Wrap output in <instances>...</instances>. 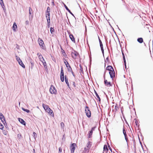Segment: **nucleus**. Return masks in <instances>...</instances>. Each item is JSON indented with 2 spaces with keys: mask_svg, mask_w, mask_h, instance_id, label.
Segmentation results:
<instances>
[{
  "mask_svg": "<svg viewBox=\"0 0 153 153\" xmlns=\"http://www.w3.org/2000/svg\"><path fill=\"white\" fill-rule=\"evenodd\" d=\"M134 120L135 121L136 126L139 128V127L140 125L139 123L138 122V120L136 118L134 119Z\"/></svg>",
  "mask_w": 153,
  "mask_h": 153,
  "instance_id": "b1692460",
  "label": "nucleus"
},
{
  "mask_svg": "<svg viewBox=\"0 0 153 153\" xmlns=\"http://www.w3.org/2000/svg\"><path fill=\"white\" fill-rule=\"evenodd\" d=\"M106 69H105L103 75V78H105V74H106Z\"/></svg>",
  "mask_w": 153,
  "mask_h": 153,
  "instance_id": "de8ad7c7",
  "label": "nucleus"
},
{
  "mask_svg": "<svg viewBox=\"0 0 153 153\" xmlns=\"http://www.w3.org/2000/svg\"><path fill=\"white\" fill-rule=\"evenodd\" d=\"M53 0V1H52V4L53 6H54V5H55V4H54V0Z\"/></svg>",
  "mask_w": 153,
  "mask_h": 153,
  "instance_id": "774afa93",
  "label": "nucleus"
},
{
  "mask_svg": "<svg viewBox=\"0 0 153 153\" xmlns=\"http://www.w3.org/2000/svg\"><path fill=\"white\" fill-rule=\"evenodd\" d=\"M124 137H125V140L126 141L127 143L128 144V137H127V135H126V136H124Z\"/></svg>",
  "mask_w": 153,
  "mask_h": 153,
  "instance_id": "8fccbe9b",
  "label": "nucleus"
},
{
  "mask_svg": "<svg viewBox=\"0 0 153 153\" xmlns=\"http://www.w3.org/2000/svg\"><path fill=\"white\" fill-rule=\"evenodd\" d=\"M71 73H72V75L75 78V75L74 74V72L73 71H71Z\"/></svg>",
  "mask_w": 153,
  "mask_h": 153,
  "instance_id": "bf43d9fd",
  "label": "nucleus"
},
{
  "mask_svg": "<svg viewBox=\"0 0 153 153\" xmlns=\"http://www.w3.org/2000/svg\"><path fill=\"white\" fill-rule=\"evenodd\" d=\"M137 41L140 43H142L143 42V39L142 37L138 38L137 39Z\"/></svg>",
  "mask_w": 153,
  "mask_h": 153,
  "instance_id": "4be33fe9",
  "label": "nucleus"
},
{
  "mask_svg": "<svg viewBox=\"0 0 153 153\" xmlns=\"http://www.w3.org/2000/svg\"><path fill=\"white\" fill-rule=\"evenodd\" d=\"M38 56L40 59L41 58V57H42V60H41V61L43 63V62H44L45 61V60L44 59L43 57L42 56V55L41 54H40V55L39 56Z\"/></svg>",
  "mask_w": 153,
  "mask_h": 153,
  "instance_id": "a878e982",
  "label": "nucleus"
},
{
  "mask_svg": "<svg viewBox=\"0 0 153 153\" xmlns=\"http://www.w3.org/2000/svg\"><path fill=\"white\" fill-rule=\"evenodd\" d=\"M88 145L87 146V147L90 148L91 146V142L90 141H88Z\"/></svg>",
  "mask_w": 153,
  "mask_h": 153,
  "instance_id": "72a5a7b5",
  "label": "nucleus"
},
{
  "mask_svg": "<svg viewBox=\"0 0 153 153\" xmlns=\"http://www.w3.org/2000/svg\"><path fill=\"white\" fill-rule=\"evenodd\" d=\"M30 62V65H29V67H30V68L32 69L34 66V62L32 60L31 58H29V59Z\"/></svg>",
  "mask_w": 153,
  "mask_h": 153,
  "instance_id": "4468645a",
  "label": "nucleus"
},
{
  "mask_svg": "<svg viewBox=\"0 0 153 153\" xmlns=\"http://www.w3.org/2000/svg\"><path fill=\"white\" fill-rule=\"evenodd\" d=\"M50 93L52 94H56L57 91L55 87L52 85H51L49 89Z\"/></svg>",
  "mask_w": 153,
  "mask_h": 153,
  "instance_id": "39448f33",
  "label": "nucleus"
},
{
  "mask_svg": "<svg viewBox=\"0 0 153 153\" xmlns=\"http://www.w3.org/2000/svg\"><path fill=\"white\" fill-rule=\"evenodd\" d=\"M121 51H122V54L123 56H124L125 55H124V53L123 51L122 50Z\"/></svg>",
  "mask_w": 153,
  "mask_h": 153,
  "instance_id": "338daca9",
  "label": "nucleus"
},
{
  "mask_svg": "<svg viewBox=\"0 0 153 153\" xmlns=\"http://www.w3.org/2000/svg\"><path fill=\"white\" fill-rule=\"evenodd\" d=\"M67 69L68 71L71 72L72 71V68H71V66H69V67L68 68H67Z\"/></svg>",
  "mask_w": 153,
  "mask_h": 153,
  "instance_id": "58836bf2",
  "label": "nucleus"
},
{
  "mask_svg": "<svg viewBox=\"0 0 153 153\" xmlns=\"http://www.w3.org/2000/svg\"><path fill=\"white\" fill-rule=\"evenodd\" d=\"M48 113L50 115H52L53 116H54V113L53 112V111L51 109V110H50V112H49Z\"/></svg>",
  "mask_w": 153,
  "mask_h": 153,
  "instance_id": "f704fd0d",
  "label": "nucleus"
},
{
  "mask_svg": "<svg viewBox=\"0 0 153 153\" xmlns=\"http://www.w3.org/2000/svg\"><path fill=\"white\" fill-rule=\"evenodd\" d=\"M94 93L96 95V96L98 99V101L99 102H100V101H101V99H100V96L98 95L97 92H96V91L94 89Z\"/></svg>",
  "mask_w": 153,
  "mask_h": 153,
  "instance_id": "aec40b11",
  "label": "nucleus"
},
{
  "mask_svg": "<svg viewBox=\"0 0 153 153\" xmlns=\"http://www.w3.org/2000/svg\"><path fill=\"white\" fill-rule=\"evenodd\" d=\"M50 32L51 34H53V33L54 32L55 30L53 27H51L50 29Z\"/></svg>",
  "mask_w": 153,
  "mask_h": 153,
  "instance_id": "c85d7f7f",
  "label": "nucleus"
},
{
  "mask_svg": "<svg viewBox=\"0 0 153 153\" xmlns=\"http://www.w3.org/2000/svg\"><path fill=\"white\" fill-rule=\"evenodd\" d=\"M47 10L50 12V8L49 7H48L47 8Z\"/></svg>",
  "mask_w": 153,
  "mask_h": 153,
  "instance_id": "680f3d73",
  "label": "nucleus"
},
{
  "mask_svg": "<svg viewBox=\"0 0 153 153\" xmlns=\"http://www.w3.org/2000/svg\"><path fill=\"white\" fill-rule=\"evenodd\" d=\"M3 10H4V13H5V14H6L7 13H6V10L5 8H4V9H3Z\"/></svg>",
  "mask_w": 153,
  "mask_h": 153,
  "instance_id": "69168bd1",
  "label": "nucleus"
},
{
  "mask_svg": "<svg viewBox=\"0 0 153 153\" xmlns=\"http://www.w3.org/2000/svg\"><path fill=\"white\" fill-rule=\"evenodd\" d=\"M61 53L66 58L67 57V55L66 54L65 52V51L64 50L61 51Z\"/></svg>",
  "mask_w": 153,
  "mask_h": 153,
  "instance_id": "bb28decb",
  "label": "nucleus"
},
{
  "mask_svg": "<svg viewBox=\"0 0 153 153\" xmlns=\"http://www.w3.org/2000/svg\"><path fill=\"white\" fill-rule=\"evenodd\" d=\"M108 148L109 149V150L111 151V152H112V149L109 144H108Z\"/></svg>",
  "mask_w": 153,
  "mask_h": 153,
  "instance_id": "c03bdc74",
  "label": "nucleus"
},
{
  "mask_svg": "<svg viewBox=\"0 0 153 153\" xmlns=\"http://www.w3.org/2000/svg\"><path fill=\"white\" fill-rule=\"evenodd\" d=\"M106 70H107L110 71L112 70H114L113 67L111 65H108L105 68Z\"/></svg>",
  "mask_w": 153,
  "mask_h": 153,
  "instance_id": "dca6fc26",
  "label": "nucleus"
},
{
  "mask_svg": "<svg viewBox=\"0 0 153 153\" xmlns=\"http://www.w3.org/2000/svg\"><path fill=\"white\" fill-rule=\"evenodd\" d=\"M109 73L110 75V78L113 80L115 76V73L114 70H113L110 71H109Z\"/></svg>",
  "mask_w": 153,
  "mask_h": 153,
  "instance_id": "1a4fd4ad",
  "label": "nucleus"
},
{
  "mask_svg": "<svg viewBox=\"0 0 153 153\" xmlns=\"http://www.w3.org/2000/svg\"><path fill=\"white\" fill-rule=\"evenodd\" d=\"M71 82H72L73 85L74 86V87L75 88H76V84H75V82H72V81H71Z\"/></svg>",
  "mask_w": 153,
  "mask_h": 153,
  "instance_id": "37998d69",
  "label": "nucleus"
},
{
  "mask_svg": "<svg viewBox=\"0 0 153 153\" xmlns=\"http://www.w3.org/2000/svg\"><path fill=\"white\" fill-rule=\"evenodd\" d=\"M59 152H61L62 151V149L61 147H59Z\"/></svg>",
  "mask_w": 153,
  "mask_h": 153,
  "instance_id": "6e6d98bb",
  "label": "nucleus"
},
{
  "mask_svg": "<svg viewBox=\"0 0 153 153\" xmlns=\"http://www.w3.org/2000/svg\"><path fill=\"white\" fill-rule=\"evenodd\" d=\"M17 26L16 23L15 22H14L13 24V27H12V28H13V30L14 31H16V28H17Z\"/></svg>",
  "mask_w": 153,
  "mask_h": 153,
  "instance_id": "6ab92c4d",
  "label": "nucleus"
},
{
  "mask_svg": "<svg viewBox=\"0 0 153 153\" xmlns=\"http://www.w3.org/2000/svg\"><path fill=\"white\" fill-rule=\"evenodd\" d=\"M76 145L75 143H72L70 146V149L71 152V153H74L75 149V146Z\"/></svg>",
  "mask_w": 153,
  "mask_h": 153,
  "instance_id": "6e6552de",
  "label": "nucleus"
},
{
  "mask_svg": "<svg viewBox=\"0 0 153 153\" xmlns=\"http://www.w3.org/2000/svg\"><path fill=\"white\" fill-rule=\"evenodd\" d=\"M120 109H121V112L122 114H123V107H121Z\"/></svg>",
  "mask_w": 153,
  "mask_h": 153,
  "instance_id": "09e8293b",
  "label": "nucleus"
},
{
  "mask_svg": "<svg viewBox=\"0 0 153 153\" xmlns=\"http://www.w3.org/2000/svg\"><path fill=\"white\" fill-rule=\"evenodd\" d=\"M29 19L30 20V19L32 20V18L33 17V15H31V14L33 13V10L31 7H30L29 9Z\"/></svg>",
  "mask_w": 153,
  "mask_h": 153,
  "instance_id": "9b49d317",
  "label": "nucleus"
},
{
  "mask_svg": "<svg viewBox=\"0 0 153 153\" xmlns=\"http://www.w3.org/2000/svg\"><path fill=\"white\" fill-rule=\"evenodd\" d=\"M60 79L62 82H63L64 81V79H65V82L67 84L68 88L71 90V88L70 86L69 82H68V78L67 75H65L64 76V70L62 66L61 69V72L60 74Z\"/></svg>",
  "mask_w": 153,
  "mask_h": 153,
  "instance_id": "f257e3e1",
  "label": "nucleus"
},
{
  "mask_svg": "<svg viewBox=\"0 0 153 153\" xmlns=\"http://www.w3.org/2000/svg\"><path fill=\"white\" fill-rule=\"evenodd\" d=\"M48 108L49 109H48L46 111L48 113H49V112H50V111L51 110V109L50 108Z\"/></svg>",
  "mask_w": 153,
  "mask_h": 153,
  "instance_id": "5fc2aeb1",
  "label": "nucleus"
},
{
  "mask_svg": "<svg viewBox=\"0 0 153 153\" xmlns=\"http://www.w3.org/2000/svg\"><path fill=\"white\" fill-rule=\"evenodd\" d=\"M65 65L67 68H68L69 66H70L68 62H67V63H65Z\"/></svg>",
  "mask_w": 153,
  "mask_h": 153,
  "instance_id": "a18cd8bd",
  "label": "nucleus"
},
{
  "mask_svg": "<svg viewBox=\"0 0 153 153\" xmlns=\"http://www.w3.org/2000/svg\"><path fill=\"white\" fill-rule=\"evenodd\" d=\"M64 7L66 9V10H67L68 12L71 14L75 18V17L74 16V14L71 12V10L68 9V7H67V6L65 4H64Z\"/></svg>",
  "mask_w": 153,
  "mask_h": 153,
  "instance_id": "ddd939ff",
  "label": "nucleus"
},
{
  "mask_svg": "<svg viewBox=\"0 0 153 153\" xmlns=\"http://www.w3.org/2000/svg\"><path fill=\"white\" fill-rule=\"evenodd\" d=\"M37 134L35 132H33V136L34 138V139H36V137H37Z\"/></svg>",
  "mask_w": 153,
  "mask_h": 153,
  "instance_id": "c9c22d12",
  "label": "nucleus"
},
{
  "mask_svg": "<svg viewBox=\"0 0 153 153\" xmlns=\"http://www.w3.org/2000/svg\"><path fill=\"white\" fill-rule=\"evenodd\" d=\"M16 59L17 61L18 62L19 65L23 68H25V65L24 64L22 60L20 59V58L17 56H16Z\"/></svg>",
  "mask_w": 153,
  "mask_h": 153,
  "instance_id": "20e7f679",
  "label": "nucleus"
},
{
  "mask_svg": "<svg viewBox=\"0 0 153 153\" xmlns=\"http://www.w3.org/2000/svg\"><path fill=\"white\" fill-rule=\"evenodd\" d=\"M47 20V23H50V18H46Z\"/></svg>",
  "mask_w": 153,
  "mask_h": 153,
  "instance_id": "ea45409f",
  "label": "nucleus"
},
{
  "mask_svg": "<svg viewBox=\"0 0 153 153\" xmlns=\"http://www.w3.org/2000/svg\"><path fill=\"white\" fill-rule=\"evenodd\" d=\"M118 109V107L117 106V104H116L114 108V109L115 110V113H116L117 112V110Z\"/></svg>",
  "mask_w": 153,
  "mask_h": 153,
  "instance_id": "7c9ffc66",
  "label": "nucleus"
},
{
  "mask_svg": "<svg viewBox=\"0 0 153 153\" xmlns=\"http://www.w3.org/2000/svg\"><path fill=\"white\" fill-rule=\"evenodd\" d=\"M100 47L101 48V51L102 52V54L103 57H104V50L103 48V44H102V43H100Z\"/></svg>",
  "mask_w": 153,
  "mask_h": 153,
  "instance_id": "a211bd4d",
  "label": "nucleus"
},
{
  "mask_svg": "<svg viewBox=\"0 0 153 153\" xmlns=\"http://www.w3.org/2000/svg\"><path fill=\"white\" fill-rule=\"evenodd\" d=\"M25 24L26 25H28L29 24V21L28 20H27L26 21Z\"/></svg>",
  "mask_w": 153,
  "mask_h": 153,
  "instance_id": "e2e57ef3",
  "label": "nucleus"
},
{
  "mask_svg": "<svg viewBox=\"0 0 153 153\" xmlns=\"http://www.w3.org/2000/svg\"><path fill=\"white\" fill-rule=\"evenodd\" d=\"M4 128L3 125L0 123V129L2 130Z\"/></svg>",
  "mask_w": 153,
  "mask_h": 153,
  "instance_id": "79ce46f5",
  "label": "nucleus"
},
{
  "mask_svg": "<svg viewBox=\"0 0 153 153\" xmlns=\"http://www.w3.org/2000/svg\"><path fill=\"white\" fill-rule=\"evenodd\" d=\"M63 60H64V63L65 64V63H67V62H68L64 58L63 59Z\"/></svg>",
  "mask_w": 153,
  "mask_h": 153,
  "instance_id": "4d7b16f0",
  "label": "nucleus"
},
{
  "mask_svg": "<svg viewBox=\"0 0 153 153\" xmlns=\"http://www.w3.org/2000/svg\"><path fill=\"white\" fill-rule=\"evenodd\" d=\"M96 128V126H95L92 128L91 131L93 132V131L95 130V128Z\"/></svg>",
  "mask_w": 153,
  "mask_h": 153,
  "instance_id": "49530a36",
  "label": "nucleus"
},
{
  "mask_svg": "<svg viewBox=\"0 0 153 153\" xmlns=\"http://www.w3.org/2000/svg\"><path fill=\"white\" fill-rule=\"evenodd\" d=\"M50 13H46L45 14L46 18H50Z\"/></svg>",
  "mask_w": 153,
  "mask_h": 153,
  "instance_id": "4c0bfd02",
  "label": "nucleus"
},
{
  "mask_svg": "<svg viewBox=\"0 0 153 153\" xmlns=\"http://www.w3.org/2000/svg\"><path fill=\"white\" fill-rule=\"evenodd\" d=\"M74 52H71V55L73 58L76 59V56L78 55H79V54L77 51L75 50H74Z\"/></svg>",
  "mask_w": 153,
  "mask_h": 153,
  "instance_id": "0eeeda50",
  "label": "nucleus"
},
{
  "mask_svg": "<svg viewBox=\"0 0 153 153\" xmlns=\"http://www.w3.org/2000/svg\"><path fill=\"white\" fill-rule=\"evenodd\" d=\"M22 110L23 111L25 112H26L27 113H29L30 112V110H29L25 109L24 108L22 107Z\"/></svg>",
  "mask_w": 153,
  "mask_h": 153,
  "instance_id": "c756f323",
  "label": "nucleus"
},
{
  "mask_svg": "<svg viewBox=\"0 0 153 153\" xmlns=\"http://www.w3.org/2000/svg\"><path fill=\"white\" fill-rule=\"evenodd\" d=\"M123 57L124 62H126L125 56H123Z\"/></svg>",
  "mask_w": 153,
  "mask_h": 153,
  "instance_id": "603ef678",
  "label": "nucleus"
},
{
  "mask_svg": "<svg viewBox=\"0 0 153 153\" xmlns=\"http://www.w3.org/2000/svg\"><path fill=\"white\" fill-rule=\"evenodd\" d=\"M18 121L22 124V125L25 126L26 125V123L22 119L18 118Z\"/></svg>",
  "mask_w": 153,
  "mask_h": 153,
  "instance_id": "2eb2a0df",
  "label": "nucleus"
},
{
  "mask_svg": "<svg viewBox=\"0 0 153 153\" xmlns=\"http://www.w3.org/2000/svg\"><path fill=\"white\" fill-rule=\"evenodd\" d=\"M123 5H124L125 6L126 8L128 10V5H127L126 4V2L124 0H123Z\"/></svg>",
  "mask_w": 153,
  "mask_h": 153,
  "instance_id": "393cba45",
  "label": "nucleus"
},
{
  "mask_svg": "<svg viewBox=\"0 0 153 153\" xmlns=\"http://www.w3.org/2000/svg\"><path fill=\"white\" fill-rule=\"evenodd\" d=\"M124 63V65L125 66V68L126 69H127V67H126V62H125Z\"/></svg>",
  "mask_w": 153,
  "mask_h": 153,
  "instance_id": "052dcab7",
  "label": "nucleus"
},
{
  "mask_svg": "<svg viewBox=\"0 0 153 153\" xmlns=\"http://www.w3.org/2000/svg\"><path fill=\"white\" fill-rule=\"evenodd\" d=\"M138 138H139V140L140 143V145H141V147H142V148L143 149V145H142V143L141 142V141H140V138H139V136H138Z\"/></svg>",
  "mask_w": 153,
  "mask_h": 153,
  "instance_id": "3c124183",
  "label": "nucleus"
},
{
  "mask_svg": "<svg viewBox=\"0 0 153 153\" xmlns=\"http://www.w3.org/2000/svg\"><path fill=\"white\" fill-rule=\"evenodd\" d=\"M17 137L18 139L21 140L22 139V135L21 134L19 133L17 134Z\"/></svg>",
  "mask_w": 153,
  "mask_h": 153,
  "instance_id": "2f4dec72",
  "label": "nucleus"
},
{
  "mask_svg": "<svg viewBox=\"0 0 153 153\" xmlns=\"http://www.w3.org/2000/svg\"><path fill=\"white\" fill-rule=\"evenodd\" d=\"M122 114V116H123V119H124V120H125V122H126V124H128V122H127V120H126V118H125V116H124V114Z\"/></svg>",
  "mask_w": 153,
  "mask_h": 153,
  "instance_id": "e433bc0d",
  "label": "nucleus"
},
{
  "mask_svg": "<svg viewBox=\"0 0 153 153\" xmlns=\"http://www.w3.org/2000/svg\"><path fill=\"white\" fill-rule=\"evenodd\" d=\"M0 119L4 125L6 123L4 116L1 113H0Z\"/></svg>",
  "mask_w": 153,
  "mask_h": 153,
  "instance_id": "9d476101",
  "label": "nucleus"
},
{
  "mask_svg": "<svg viewBox=\"0 0 153 153\" xmlns=\"http://www.w3.org/2000/svg\"><path fill=\"white\" fill-rule=\"evenodd\" d=\"M85 112L87 117L90 118L91 116V112L90 110L89 107L86 106L85 107Z\"/></svg>",
  "mask_w": 153,
  "mask_h": 153,
  "instance_id": "7ed1b4c3",
  "label": "nucleus"
},
{
  "mask_svg": "<svg viewBox=\"0 0 153 153\" xmlns=\"http://www.w3.org/2000/svg\"><path fill=\"white\" fill-rule=\"evenodd\" d=\"M47 24H48V28H49L50 27L51 23H47Z\"/></svg>",
  "mask_w": 153,
  "mask_h": 153,
  "instance_id": "0e129e2a",
  "label": "nucleus"
},
{
  "mask_svg": "<svg viewBox=\"0 0 153 153\" xmlns=\"http://www.w3.org/2000/svg\"><path fill=\"white\" fill-rule=\"evenodd\" d=\"M70 38L71 40V41L74 43H75V38H74L73 35L72 34H70L69 35Z\"/></svg>",
  "mask_w": 153,
  "mask_h": 153,
  "instance_id": "f3484780",
  "label": "nucleus"
},
{
  "mask_svg": "<svg viewBox=\"0 0 153 153\" xmlns=\"http://www.w3.org/2000/svg\"><path fill=\"white\" fill-rule=\"evenodd\" d=\"M84 150L85 151V152H89V150L88 148H85Z\"/></svg>",
  "mask_w": 153,
  "mask_h": 153,
  "instance_id": "864d4df0",
  "label": "nucleus"
},
{
  "mask_svg": "<svg viewBox=\"0 0 153 153\" xmlns=\"http://www.w3.org/2000/svg\"><path fill=\"white\" fill-rule=\"evenodd\" d=\"M60 126L62 128H64V124L63 122H62L60 123Z\"/></svg>",
  "mask_w": 153,
  "mask_h": 153,
  "instance_id": "a19ab883",
  "label": "nucleus"
},
{
  "mask_svg": "<svg viewBox=\"0 0 153 153\" xmlns=\"http://www.w3.org/2000/svg\"><path fill=\"white\" fill-rule=\"evenodd\" d=\"M43 65L44 66V68H45V71H48V67L47 66V63L45 61L43 62Z\"/></svg>",
  "mask_w": 153,
  "mask_h": 153,
  "instance_id": "5701e85b",
  "label": "nucleus"
},
{
  "mask_svg": "<svg viewBox=\"0 0 153 153\" xmlns=\"http://www.w3.org/2000/svg\"><path fill=\"white\" fill-rule=\"evenodd\" d=\"M93 134V132L91 130L89 131L88 133V138H90L91 137L92 134Z\"/></svg>",
  "mask_w": 153,
  "mask_h": 153,
  "instance_id": "cd10ccee",
  "label": "nucleus"
},
{
  "mask_svg": "<svg viewBox=\"0 0 153 153\" xmlns=\"http://www.w3.org/2000/svg\"><path fill=\"white\" fill-rule=\"evenodd\" d=\"M104 84L107 87L112 86V84L110 82H108L107 80L105 79V78H104Z\"/></svg>",
  "mask_w": 153,
  "mask_h": 153,
  "instance_id": "423d86ee",
  "label": "nucleus"
},
{
  "mask_svg": "<svg viewBox=\"0 0 153 153\" xmlns=\"http://www.w3.org/2000/svg\"><path fill=\"white\" fill-rule=\"evenodd\" d=\"M38 42L41 48L44 50H46V48L43 40L42 39H40L39 38L38 39Z\"/></svg>",
  "mask_w": 153,
  "mask_h": 153,
  "instance_id": "f03ea898",
  "label": "nucleus"
},
{
  "mask_svg": "<svg viewBox=\"0 0 153 153\" xmlns=\"http://www.w3.org/2000/svg\"><path fill=\"white\" fill-rule=\"evenodd\" d=\"M42 106H43V108H44L45 111H46L48 109H49L48 108L49 107L48 105H45L44 103L42 104Z\"/></svg>",
  "mask_w": 153,
  "mask_h": 153,
  "instance_id": "412c9836",
  "label": "nucleus"
},
{
  "mask_svg": "<svg viewBox=\"0 0 153 153\" xmlns=\"http://www.w3.org/2000/svg\"><path fill=\"white\" fill-rule=\"evenodd\" d=\"M123 134L124 135V136H126L127 135L126 132L125 130L124 127H123Z\"/></svg>",
  "mask_w": 153,
  "mask_h": 153,
  "instance_id": "473e14b6",
  "label": "nucleus"
},
{
  "mask_svg": "<svg viewBox=\"0 0 153 153\" xmlns=\"http://www.w3.org/2000/svg\"><path fill=\"white\" fill-rule=\"evenodd\" d=\"M105 60L106 61H107L108 62L109 61V57L108 56L106 59V60H105Z\"/></svg>",
  "mask_w": 153,
  "mask_h": 153,
  "instance_id": "13d9d810",
  "label": "nucleus"
},
{
  "mask_svg": "<svg viewBox=\"0 0 153 153\" xmlns=\"http://www.w3.org/2000/svg\"><path fill=\"white\" fill-rule=\"evenodd\" d=\"M103 150L102 153H107L108 151V148L106 145L105 144L103 146Z\"/></svg>",
  "mask_w": 153,
  "mask_h": 153,
  "instance_id": "f8f14e48",
  "label": "nucleus"
}]
</instances>
